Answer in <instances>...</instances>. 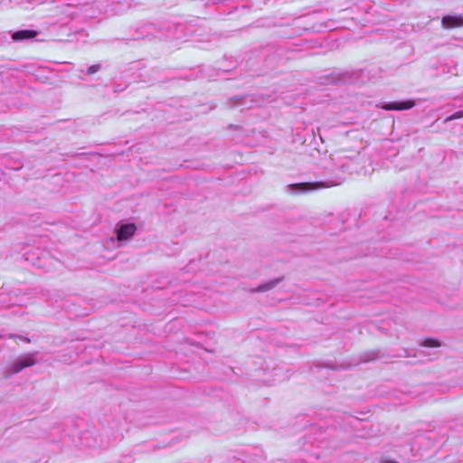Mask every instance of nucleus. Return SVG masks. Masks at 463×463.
Returning a JSON list of instances; mask_svg holds the SVG:
<instances>
[{"label":"nucleus","instance_id":"nucleus-6","mask_svg":"<svg viewBox=\"0 0 463 463\" xmlns=\"http://www.w3.org/2000/svg\"><path fill=\"white\" fill-rule=\"evenodd\" d=\"M442 25L445 28H454L463 25V18L460 16L447 15L442 18Z\"/></svg>","mask_w":463,"mask_h":463},{"label":"nucleus","instance_id":"nucleus-11","mask_svg":"<svg viewBox=\"0 0 463 463\" xmlns=\"http://www.w3.org/2000/svg\"><path fill=\"white\" fill-rule=\"evenodd\" d=\"M21 339H23V340H24V341H26V342H29V339H28V338H26V337H21Z\"/></svg>","mask_w":463,"mask_h":463},{"label":"nucleus","instance_id":"nucleus-9","mask_svg":"<svg viewBox=\"0 0 463 463\" xmlns=\"http://www.w3.org/2000/svg\"><path fill=\"white\" fill-rule=\"evenodd\" d=\"M463 118V111L459 110V111L455 112L451 116L448 117L445 119V122L452 121L454 119H458V118Z\"/></svg>","mask_w":463,"mask_h":463},{"label":"nucleus","instance_id":"nucleus-10","mask_svg":"<svg viewBox=\"0 0 463 463\" xmlns=\"http://www.w3.org/2000/svg\"><path fill=\"white\" fill-rule=\"evenodd\" d=\"M100 69V65L99 64H95V65H91L88 68L87 70V73L88 74H94L96 73L97 71H99Z\"/></svg>","mask_w":463,"mask_h":463},{"label":"nucleus","instance_id":"nucleus-3","mask_svg":"<svg viewBox=\"0 0 463 463\" xmlns=\"http://www.w3.org/2000/svg\"><path fill=\"white\" fill-rule=\"evenodd\" d=\"M136 231L137 226L134 223L121 224L116 230L117 240L119 241H127L134 235Z\"/></svg>","mask_w":463,"mask_h":463},{"label":"nucleus","instance_id":"nucleus-8","mask_svg":"<svg viewBox=\"0 0 463 463\" xmlns=\"http://www.w3.org/2000/svg\"><path fill=\"white\" fill-rule=\"evenodd\" d=\"M422 345L425 347H439L440 346V343L434 338H426L423 341Z\"/></svg>","mask_w":463,"mask_h":463},{"label":"nucleus","instance_id":"nucleus-5","mask_svg":"<svg viewBox=\"0 0 463 463\" xmlns=\"http://www.w3.org/2000/svg\"><path fill=\"white\" fill-rule=\"evenodd\" d=\"M37 35V32L34 30H20L16 31L12 34V39L14 42H21L28 39H32Z\"/></svg>","mask_w":463,"mask_h":463},{"label":"nucleus","instance_id":"nucleus-7","mask_svg":"<svg viewBox=\"0 0 463 463\" xmlns=\"http://www.w3.org/2000/svg\"><path fill=\"white\" fill-rule=\"evenodd\" d=\"M281 279H282L281 278H279V279H275L273 280H270L269 282L260 284L257 288H253L250 291L251 292H265V291H269V290L272 289L273 288H275L281 281Z\"/></svg>","mask_w":463,"mask_h":463},{"label":"nucleus","instance_id":"nucleus-2","mask_svg":"<svg viewBox=\"0 0 463 463\" xmlns=\"http://www.w3.org/2000/svg\"><path fill=\"white\" fill-rule=\"evenodd\" d=\"M37 362L36 354H24L14 360L6 368L9 375L16 374L23 369L34 365Z\"/></svg>","mask_w":463,"mask_h":463},{"label":"nucleus","instance_id":"nucleus-1","mask_svg":"<svg viewBox=\"0 0 463 463\" xmlns=\"http://www.w3.org/2000/svg\"><path fill=\"white\" fill-rule=\"evenodd\" d=\"M342 179L326 180L320 182L298 183L287 185L286 191L289 194H304L324 188H329L341 184Z\"/></svg>","mask_w":463,"mask_h":463},{"label":"nucleus","instance_id":"nucleus-4","mask_svg":"<svg viewBox=\"0 0 463 463\" xmlns=\"http://www.w3.org/2000/svg\"><path fill=\"white\" fill-rule=\"evenodd\" d=\"M415 106L414 100L392 101L381 106L385 110H406Z\"/></svg>","mask_w":463,"mask_h":463}]
</instances>
